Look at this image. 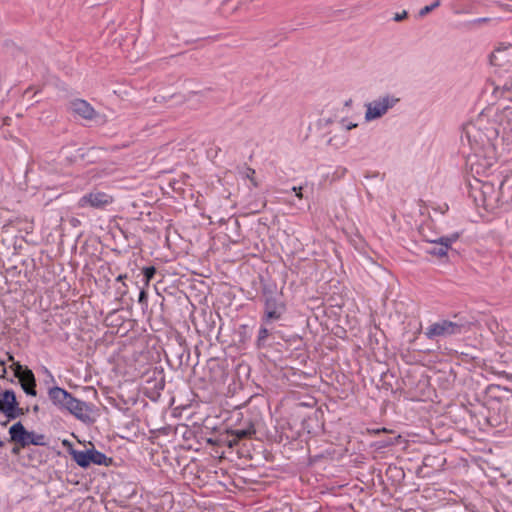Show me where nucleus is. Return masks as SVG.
Wrapping results in <instances>:
<instances>
[{
  "label": "nucleus",
  "instance_id": "1",
  "mask_svg": "<svg viewBox=\"0 0 512 512\" xmlns=\"http://www.w3.org/2000/svg\"><path fill=\"white\" fill-rule=\"evenodd\" d=\"M48 398L61 411H67L85 424H91L94 419L90 416L92 405L75 398L70 392L59 386L48 389Z\"/></svg>",
  "mask_w": 512,
  "mask_h": 512
},
{
  "label": "nucleus",
  "instance_id": "2",
  "mask_svg": "<svg viewBox=\"0 0 512 512\" xmlns=\"http://www.w3.org/2000/svg\"><path fill=\"white\" fill-rule=\"evenodd\" d=\"M8 433L9 441L22 447H28L29 445L44 446L47 444L44 434L28 431L20 421L10 426Z\"/></svg>",
  "mask_w": 512,
  "mask_h": 512
},
{
  "label": "nucleus",
  "instance_id": "3",
  "mask_svg": "<svg viewBox=\"0 0 512 512\" xmlns=\"http://www.w3.org/2000/svg\"><path fill=\"white\" fill-rule=\"evenodd\" d=\"M70 455L81 468H88L91 464L109 466L113 461L112 458L94 448L84 451L71 448Z\"/></svg>",
  "mask_w": 512,
  "mask_h": 512
},
{
  "label": "nucleus",
  "instance_id": "4",
  "mask_svg": "<svg viewBox=\"0 0 512 512\" xmlns=\"http://www.w3.org/2000/svg\"><path fill=\"white\" fill-rule=\"evenodd\" d=\"M399 98L386 94L378 99L366 104L365 120L372 121L381 118L389 109L393 108L398 102Z\"/></svg>",
  "mask_w": 512,
  "mask_h": 512
},
{
  "label": "nucleus",
  "instance_id": "5",
  "mask_svg": "<svg viewBox=\"0 0 512 512\" xmlns=\"http://www.w3.org/2000/svg\"><path fill=\"white\" fill-rule=\"evenodd\" d=\"M467 140L468 144L477 154L486 146H491L490 137L482 133L475 124L467 123L463 126L461 140Z\"/></svg>",
  "mask_w": 512,
  "mask_h": 512
},
{
  "label": "nucleus",
  "instance_id": "6",
  "mask_svg": "<svg viewBox=\"0 0 512 512\" xmlns=\"http://www.w3.org/2000/svg\"><path fill=\"white\" fill-rule=\"evenodd\" d=\"M286 310L287 307L282 295L275 298H267L264 301V311L261 320L265 325H270L275 321L281 320Z\"/></svg>",
  "mask_w": 512,
  "mask_h": 512
},
{
  "label": "nucleus",
  "instance_id": "7",
  "mask_svg": "<svg viewBox=\"0 0 512 512\" xmlns=\"http://www.w3.org/2000/svg\"><path fill=\"white\" fill-rule=\"evenodd\" d=\"M0 412L8 420H14L23 416V408L19 407L16 394L12 389L2 391L0 398Z\"/></svg>",
  "mask_w": 512,
  "mask_h": 512
},
{
  "label": "nucleus",
  "instance_id": "8",
  "mask_svg": "<svg viewBox=\"0 0 512 512\" xmlns=\"http://www.w3.org/2000/svg\"><path fill=\"white\" fill-rule=\"evenodd\" d=\"M461 327H463L462 323H450L449 320H442L430 325L425 331V335L431 340L441 336L457 335L460 334Z\"/></svg>",
  "mask_w": 512,
  "mask_h": 512
},
{
  "label": "nucleus",
  "instance_id": "9",
  "mask_svg": "<svg viewBox=\"0 0 512 512\" xmlns=\"http://www.w3.org/2000/svg\"><path fill=\"white\" fill-rule=\"evenodd\" d=\"M113 202V197L105 192L92 191L83 195L78 202L79 207H92L95 209H103Z\"/></svg>",
  "mask_w": 512,
  "mask_h": 512
},
{
  "label": "nucleus",
  "instance_id": "10",
  "mask_svg": "<svg viewBox=\"0 0 512 512\" xmlns=\"http://www.w3.org/2000/svg\"><path fill=\"white\" fill-rule=\"evenodd\" d=\"M147 384V396L152 400H156L160 395V391L165 386L163 371L160 369L148 371Z\"/></svg>",
  "mask_w": 512,
  "mask_h": 512
},
{
  "label": "nucleus",
  "instance_id": "11",
  "mask_svg": "<svg viewBox=\"0 0 512 512\" xmlns=\"http://www.w3.org/2000/svg\"><path fill=\"white\" fill-rule=\"evenodd\" d=\"M70 109L75 114L86 120H93L99 115L87 101L82 99H75L71 101Z\"/></svg>",
  "mask_w": 512,
  "mask_h": 512
},
{
  "label": "nucleus",
  "instance_id": "12",
  "mask_svg": "<svg viewBox=\"0 0 512 512\" xmlns=\"http://www.w3.org/2000/svg\"><path fill=\"white\" fill-rule=\"evenodd\" d=\"M18 382L24 391V393L28 396L35 397L37 396V390H36V378L33 373V371L26 367V370L24 371V375H21V377H18Z\"/></svg>",
  "mask_w": 512,
  "mask_h": 512
},
{
  "label": "nucleus",
  "instance_id": "13",
  "mask_svg": "<svg viewBox=\"0 0 512 512\" xmlns=\"http://www.w3.org/2000/svg\"><path fill=\"white\" fill-rule=\"evenodd\" d=\"M255 433L256 430L254 424L249 421L247 427L235 429L231 432V435L234 436V439L229 441V446L232 447L237 443L238 440L251 438Z\"/></svg>",
  "mask_w": 512,
  "mask_h": 512
},
{
  "label": "nucleus",
  "instance_id": "14",
  "mask_svg": "<svg viewBox=\"0 0 512 512\" xmlns=\"http://www.w3.org/2000/svg\"><path fill=\"white\" fill-rule=\"evenodd\" d=\"M512 58V47L508 46L503 49H497L491 56V62L495 66H504L509 63Z\"/></svg>",
  "mask_w": 512,
  "mask_h": 512
},
{
  "label": "nucleus",
  "instance_id": "15",
  "mask_svg": "<svg viewBox=\"0 0 512 512\" xmlns=\"http://www.w3.org/2000/svg\"><path fill=\"white\" fill-rule=\"evenodd\" d=\"M260 283L263 301H265L267 298H275L282 295L280 292H278L277 285L274 282L265 280L263 277H261Z\"/></svg>",
  "mask_w": 512,
  "mask_h": 512
},
{
  "label": "nucleus",
  "instance_id": "16",
  "mask_svg": "<svg viewBox=\"0 0 512 512\" xmlns=\"http://www.w3.org/2000/svg\"><path fill=\"white\" fill-rule=\"evenodd\" d=\"M169 350H170V354L177 358L179 366H181L183 364L188 365L190 353H189V350L185 346H183L182 344L179 343L177 347H175V348L170 347Z\"/></svg>",
  "mask_w": 512,
  "mask_h": 512
},
{
  "label": "nucleus",
  "instance_id": "17",
  "mask_svg": "<svg viewBox=\"0 0 512 512\" xmlns=\"http://www.w3.org/2000/svg\"><path fill=\"white\" fill-rule=\"evenodd\" d=\"M498 120L505 130L512 132V103L501 110Z\"/></svg>",
  "mask_w": 512,
  "mask_h": 512
},
{
  "label": "nucleus",
  "instance_id": "18",
  "mask_svg": "<svg viewBox=\"0 0 512 512\" xmlns=\"http://www.w3.org/2000/svg\"><path fill=\"white\" fill-rule=\"evenodd\" d=\"M269 325H265L263 322H262V325L259 329V332H258V337H257V341H256V345L258 348H264L267 346V339L269 338V336L273 335L274 334V329L273 328H268Z\"/></svg>",
  "mask_w": 512,
  "mask_h": 512
},
{
  "label": "nucleus",
  "instance_id": "19",
  "mask_svg": "<svg viewBox=\"0 0 512 512\" xmlns=\"http://www.w3.org/2000/svg\"><path fill=\"white\" fill-rule=\"evenodd\" d=\"M461 232H454L449 236H442L436 239H427L429 243H446L448 246V249H451L452 243L456 242L459 237L461 236Z\"/></svg>",
  "mask_w": 512,
  "mask_h": 512
},
{
  "label": "nucleus",
  "instance_id": "20",
  "mask_svg": "<svg viewBox=\"0 0 512 512\" xmlns=\"http://www.w3.org/2000/svg\"><path fill=\"white\" fill-rule=\"evenodd\" d=\"M450 323H462L463 327L460 328V334L463 332H466L470 326L473 324V322L469 319H467L465 316L462 315H454L453 320H449Z\"/></svg>",
  "mask_w": 512,
  "mask_h": 512
},
{
  "label": "nucleus",
  "instance_id": "21",
  "mask_svg": "<svg viewBox=\"0 0 512 512\" xmlns=\"http://www.w3.org/2000/svg\"><path fill=\"white\" fill-rule=\"evenodd\" d=\"M436 244L439 245V247L429 249V250H427V253L437 256L439 258L447 256V253L449 251L447 244L446 243H436Z\"/></svg>",
  "mask_w": 512,
  "mask_h": 512
},
{
  "label": "nucleus",
  "instance_id": "22",
  "mask_svg": "<svg viewBox=\"0 0 512 512\" xmlns=\"http://www.w3.org/2000/svg\"><path fill=\"white\" fill-rule=\"evenodd\" d=\"M142 274L145 284L147 285L154 278L156 274V268L154 266L144 267L142 270Z\"/></svg>",
  "mask_w": 512,
  "mask_h": 512
},
{
  "label": "nucleus",
  "instance_id": "23",
  "mask_svg": "<svg viewBox=\"0 0 512 512\" xmlns=\"http://www.w3.org/2000/svg\"><path fill=\"white\" fill-rule=\"evenodd\" d=\"M441 4V0H435L431 5L424 6L419 11V16L424 17L432 12L435 8L439 7Z\"/></svg>",
  "mask_w": 512,
  "mask_h": 512
},
{
  "label": "nucleus",
  "instance_id": "24",
  "mask_svg": "<svg viewBox=\"0 0 512 512\" xmlns=\"http://www.w3.org/2000/svg\"><path fill=\"white\" fill-rule=\"evenodd\" d=\"M27 366H23L20 362L15 361L10 365V369L13 370L14 376L16 378L21 377V375H24V371L26 370Z\"/></svg>",
  "mask_w": 512,
  "mask_h": 512
},
{
  "label": "nucleus",
  "instance_id": "25",
  "mask_svg": "<svg viewBox=\"0 0 512 512\" xmlns=\"http://www.w3.org/2000/svg\"><path fill=\"white\" fill-rule=\"evenodd\" d=\"M328 145L334 146L335 148L343 147L346 144V140L344 138H338L337 136L331 137L327 141Z\"/></svg>",
  "mask_w": 512,
  "mask_h": 512
},
{
  "label": "nucleus",
  "instance_id": "26",
  "mask_svg": "<svg viewBox=\"0 0 512 512\" xmlns=\"http://www.w3.org/2000/svg\"><path fill=\"white\" fill-rule=\"evenodd\" d=\"M138 303L142 306V309L148 306V293L145 289H141L138 296Z\"/></svg>",
  "mask_w": 512,
  "mask_h": 512
},
{
  "label": "nucleus",
  "instance_id": "27",
  "mask_svg": "<svg viewBox=\"0 0 512 512\" xmlns=\"http://www.w3.org/2000/svg\"><path fill=\"white\" fill-rule=\"evenodd\" d=\"M396 439H397L396 437L385 438L384 440L379 442V447H388V446L394 445Z\"/></svg>",
  "mask_w": 512,
  "mask_h": 512
},
{
  "label": "nucleus",
  "instance_id": "28",
  "mask_svg": "<svg viewBox=\"0 0 512 512\" xmlns=\"http://www.w3.org/2000/svg\"><path fill=\"white\" fill-rule=\"evenodd\" d=\"M408 17V13L406 11H403L402 13H396L394 16V21L400 22Z\"/></svg>",
  "mask_w": 512,
  "mask_h": 512
},
{
  "label": "nucleus",
  "instance_id": "29",
  "mask_svg": "<svg viewBox=\"0 0 512 512\" xmlns=\"http://www.w3.org/2000/svg\"><path fill=\"white\" fill-rule=\"evenodd\" d=\"M77 155L75 156V159H81V160H84L86 158V153L84 152V149L83 148H79L77 151H76Z\"/></svg>",
  "mask_w": 512,
  "mask_h": 512
},
{
  "label": "nucleus",
  "instance_id": "30",
  "mask_svg": "<svg viewBox=\"0 0 512 512\" xmlns=\"http://www.w3.org/2000/svg\"><path fill=\"white\" fill-rule=\"evenodd\" d=\"M24 447L20 446L19 444H14V447L12 448L11 450V453L13 455H19L20 454V451L21 449H23Z\"/></svg>",
  "mask_w": 512,
  "mask_h": 512
},
{
  "label": "nucleus",
  "instance_id": "31",
  "mask_svg": "<svg viewBox=\"0 0 512 512\" xmlns=\"http://www.w3.org/2000/svg\"><path fill=\"white\" fill-rule=\"evenodd\" d=\"M301 187H293L292 190L295 191L296 193V196L299 197V198H302V193H301Z\"/></svg>",
  "mask_w": 512,
  "mask_h": 512
},
{
  "label": "nucleus",
  "instance_id": "32",
  "mask_svg": "<svg viewBox=\"0 0 512 512\" xmlns=\"http://www.w3.org/2000/svg\"><path fill=\"white\" fill-rule=\"evenodd\" d=\"M7 369L6 367H2V373L0 374V379H6Z\"/></svg>",
  "mask_w": 512,
  "mask_h": 512
},
{
  "label": "nucleus",
  "instance_id": "33",
  "mask_svg": "<svg viewBox=\"0 0 512 512\" xmlns=\"http://www.w3.org/2000/svg\"><path fill=\"white\" fill-rule=\"evenodd\" d=\"M6 355H7V360L8 361H10L12 363L15 362L14 356L10 352H7Z\"/></svg>",
  "mask_w": 512,
  "mask_h": 512
},
{
  "label": "nucleus",
  "instance_id": "34",
  "mask_svg": "<svg viewBox=\"0 0 512 512\" xmlns=\"http://www.w3.org/2000/svg\"><path fill=\"white\" fill-rule=\"evenodd\" d=\"M356 127H357L356 123H349L348 125H346V130H351Z\"/></svg>",
  "mask_w": 512,
  "mask_h": 512
},
{
  "label": "nucleus",
  "instance_id": "35",
  "mask_svg": "<svg viewBox=\"0 0 512 512\" xmlns=\"http://www.w3.org/2000/svg\"><path fill=\"white\" fill-rule=\"evenodd\" d=\"M126 277H127V276H126V274H120V275L116 278V280L120 282V281H123Z\"/></svg>",
  "mask_w": 512,
  "mask_h": 512
},
{
  "label": "nucleus",
  "instance_id": "36",
  "mask_svg": "<svg viewBox=\"0 0 512 512\" xmlns=\"http://www.w3.org/2000/svg\"><path fill=\"white\" fill-rule=\"evenodd\" d=\"M198 91H189L187 95V99H190L192 95L198 94Z\"/></svg>",
  "mask_w": 512,
  "mask_h": 512
},
{
  "label": "nucleus",
  "instance_id": "37",
  "mask_svg": "<svg viewBox=\"0 0 512 512\" xmlns=\"http://www.w3.org/2000/svg\"><path fill=\"white\" fill-rule=\"evenodd\" d=\"M320 121H324L325 122V125H328L330 123H332V120L330 118H327V119H321Z\"/></svg>",
  "mask_w": 512,
  "mask_h": 512
},
{
  "label": "nucleus",
  "instance_id": "38",
  "mask_svg": "<svg viewBox=\"0 0 512 512\" xmlns=\"http://www.w3.org/2000/svg\"><path fill=\"white\" fill-rule=\"evenodd\" d=\"M33 412L34 413H37L39 411V406L38 405H35L33 408H32Z\"/></svg>",
  "mask_w": 512,
  "mask_h": 512
},
{
  "label": "nucleus",
  "instance_id": "39",
  "mask_svg": "<svg viewBox=\"0 0 512 512\" xmlns=\"http://www.w3.org/2000/svg\"><path fill=\"white\" fill-rule=\"evenodd\" d=\"M30 92H31V88H28L27 90H25L24 96H28Z\"/></svg>",
  "mask_w": 512,
  "mask_h": 512
},
{
  "label": "nucleus",
  "instance_id": "40",
  "mask_svg": "<svg viewBox=\"0 0 512 512\" xmlns=\"http://www.w3.org/2000/svg\"><path fill=\"white\" fill-rule=\"evenodd\" d=\"M5 446V442L0 439V449H2Z\"/></svg>",
  "mask_w": 512,
  "mask_h": 512
},
{
  "label": "nucleus",
  "instance_id": "41",
  "mask_svg": "<svg viewBox=\"0 0 512 512\" xmlns=\"http://www.w3.org/2000/svg\"><path fill=\"white\" fill-rule=\"evenodd\" d=\"M29 412V408H23V415L27 414Z\"/></svg>",
  "mask_w": 512,
  "mask_h": 512
},
{
  "label": "nucleus",
  "instance_id": "42",
  "mask_svg": "<svg viewBox=\"0 0 512 512\" xmlns=\"http://www.w3.org/2000/svg\"><path fill=\"white\" fill-rule=\"evenodd\" d=\"M5 364H6V363H5V361L0 359V366H1V367H4V366H5Z\"/></svg>",
  "mask_w": 512,
  "mask_h": 512
}]
</instances>
